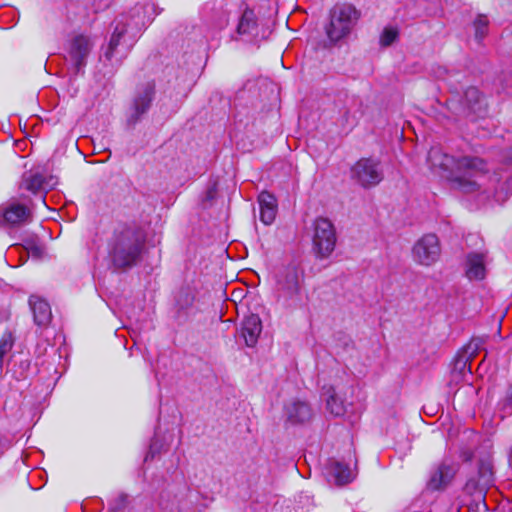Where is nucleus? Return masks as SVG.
Segmentation results:
<instances>
[{
	"instance_id": "6e6552de",
	"label": "nucleus",
	"mask_w": 512,
	"mask_h": 512,
	"mask_svg": "<svg viewBox=\"0 0 512 512\" xmlns=\"http://www.w3.org/2000/svg\"><path fill=\"white\" fill-rule=\"evenodd\" d=\"M312 241L317 257L328 258L334 251L337 242L334 224L327 218H316L313 224Z\"/></svg>"
},
{
	"instance_id": "c756f323",
	"label": "nucleus",
	"mask_w": 512,
	"mask_h": 512,
	"mask_svg": "<svg viewBox=\"0 0 512 512\" xmlns=\"http://www.w3.org/2000/svg\"><path fill=\"white\" fill-rule=\"evenodd\" d=\"M160 507L163 510V512H180V503L179 501H173L172 503H169L168 500H165L163 497L160 501Z\"/></svg>"
},
{
	"instance_id": "473e14b6",
	"label": "nucleus",
	"mask_w": 512,
	"mask_h": 512,
	"mask_svg": "<svg viewBox=\"0 0 512 512\" xmlns=\"http://www.w3.org/2000/svg\"><path fill=\"white\" fill-rule=\"evenodd\" d=\"M216 195V189L214 187H211L206 192V199L212 200Z\"/></svg>"
},
{
	"instance_id": "aec40b11",
	"label": "nucleus",
	"mask_w": 512,
	"mask_h": 512,
	"mask_svg": "<svg viewBox=\"0 0 512 512\" xmlns=\"http://www.w3.org/2000/svg\"><path fill=\"white\" fill-rule=\"evenodd\" d=\"M29 305L34 315V322L38 326H46L51 321V308L45 300L32 295L29 298Z\"/></svg>"
},
{
	"instance_id": "bb28decb",
	"label": "nucleus",
	"mask_w": 512,
	"mask_h": 512,
	"mask_svg": "<svg viewBox=\"0 0 512 512\" xmlns=\"http://www.w3.org/2000/svg\"><path fill=\"white\" fill-rule=\"evenodd\" d=\"M398 37V31L394 28H385L380 37V44L384 47L391 45Z\"/></svg>"
},
{
	"instance_id": "b1692460",
	"label": "nucleus",
	"mask_w": 512,
	"mask_h": 512,
	"mask_svg": "<svg viewBox=\"0 0 512 512\" xmlns=\"http://www.w3.org/2000/svg\"><path fill=\"white\" fill-rule=\"evenodd\" d=\"M326 406L329 412L334 416H341L345 413L344 403L335 393H332L327 398Z\"/></svg>"
},
{
	"instance_id": "7ed1b4c3",
	"label": "nucleus",
	"mask_w": 512,
	"mask_h": 512,
	"mask_svg": "<svg viewBox=\"0 0 512 512\" xmlns=\"http://www.w3.org/2000/svg\"><path fill=\"white\" fill-rule=\"evenodd\" d=\"M145 246V234L135 225H125L115 230L109 243V256L117 269L134 266Z\"/></svg>"
},
{
	"instance_id": "f8f14e48",
	"label": "nucleus",
	"mask_w": 512,
	"mask_h": 512,
	"mask_svg": "<svg viewBox=\"0 0 512 512\" xmlns=\"http://www.w3.org/2000/svg\"><path fill=\"white\" fill-rule=\"evenodd\" d=\"M155 94V85L151 82L140 86L134 96L132 113L128 119L129 123H136L142 115L150 108Z\"/></svg>"
},
{
	"instance_id": "6ab92c4d",
	"label": "nucleus",
	"mask_w": 512,
	"mask_h": 512,
	"mask_svg": "<svg viewBox=\"0 0 512 512\" xmlns=\"http://www.w3.org/2000/svg\"><path fill=\"white\" fill-rule=\"evenodd\" d=\"M466 276L469 280H482L486 276V255L469 253L466 259Z\"/></svg>"
},
{
	"instance_id": "4468645a",
	"label": "nucleus",
	"mask_w": 512,
	"mask_h": 512,
	"mask_svg": "<svg viewBox=\"0 0 512 512\" xmlns=\"http://www.w3.org/2000/svg\"><path fill=\"white\" fill-rule=\"evenodd\" d=\"M54 185L53 177H46L39 172L28 171L22 175L19 188L32 194H38L53 188Z\"/></svg>"
},
{
	"instance_id": "dca6fc26",
	"label": "nucleus",
	"mask_w": 512,
	"mask_h": 512,
	"mask_svg": "<svg viewBox=\"0 0 512 512\" xmlns=\"http://www.w3.org/2000/svg\"><path fill=\"white\" fill-rule=\"evenodd\" d=\"M284 414L291 424H301L309 421L313 412L307 402L294 399L285 405Z\"/></svg>"
},
{
	"instance_id": "7c9ffc66",
	"label": "nucleus",
	"mask_w": 512,
	"mask_h": 512,
	"mask_svg": "<svg viewBox=\"0 0 512 512\" xmlns=\"http://www.w3.org/2000/svg\"><path fill=\"white\" fill-rule=\"evenodd\" d=\"M504 408L508 411H512V385H510L507 389L504 399Z\"/></svg>"
},
{
	"instance_id": "20e7f679",
	"label": "nucleus",
	"mask_w": 512,
	"mask_h": 512,
	"mask_svg": "<svg viewBox=\"0 0 512 512\" xmlns=\"http://www.w3.org/2000/svg\"><path fill=\"white\" fill-rule=\"evenodd\" d=\"M304 278V269L297 261L281 266L275 273L277 299L285 309L297 310L305 306Z\"/></svg>"
},
{
	"instance_id": "0eeeda50",
	"label": "nucleus",
	"mask_w": 512,
	"mask_h": 512,
	"mask_svg": "<svg viewBox=\"0 0 512 512\" xmlns=\"http://www.w3.org/2000/svg\"><path fill=\"white\" fill-rule=\"evenodd\" d=\"M488 179L491 187H484L482 191L492 195L496 202L503 203L512 195V148L504 156L502 167Z\"/></svg>"
},
{
	"instance_id": "1a4fd4ad",
	"label": "nucleus",
	"mask_w": 512,
	"mask_h": 512,
	"mask_svg": "<svg viewBox=\"0 0 512 512\" xmlns=\"http://www.w3.org/2000/svg\"><path fill=\"white\" fill-rule=\"evenodd\" d=\"M351 177L363 188L378 185L384 178L380 160L372 157L359 159L351 168Z\"/></svg>"
},
{
	"instance_id": "f257e3e1",
	"label": "nucleus",
	"mask_w": 512,
	"mask_h": 512,
	"mask_svg": "<svg viewBox=\"0 0 512 512\" xmlns=\"http://www.w3.org/2000/svg\"><path fill=\"white\" fill-rule=\"evenodd\" d=\"M427 160L432 169L445 173L452 186L463 193L476 192L484 186L486 163L479 157H455L432 148Z\"/></svg>"
},
{
	"instance_id": "f3484780",
	"label": "nucleus",
	"mask_w": 512,
	"mask_h": 512,
	"mask_svg": "<svg viewBox=\"0 0 512 512\" xmlns=\"http://www.w3.org/2000/svg\"><path fill=\"white\" fill-rule=\"evenodd\" d=\"M493 482V468L492 464L488 461H481L478 466V478L477 480L470 478L466 484L465 489L469 493H473L476 490L480 492L490 486Z\"/></svg>"
},
{
	"instance_id": "cd10ccee",
	"label": "nucleus",
	"mask_w": 512,
	"mask_h": 512,
	"mask_svg": "<svg viewBox=\"0 0 512 512\" xmlns=\"http://www.w3.org/2000/svg\"><path fill=\"white\" fill-rule=\"evenodd\" d=\"M259 207L260 208H277L276 199L275 197L268 193V192H262L260 193L258 197Z\"/></svg>"
},
{
	"instance_id": "2eb2a0df",
	"label": "nucleus",
	"mask_w": 512,
	"mask_h": 512,
	"mask_svg": "<svg viewBox=\"0 0 512 512\" xmlns=\"http://www.w3.org/2000/svg\"><path fill=\"white\" fill-rule=\"evenodd\" d=\"M3 222L9 226H20L31 221L30 209L20 203L11 202L1 209Z\"/></svg>"
},
{
	"instance_id": "c85d7f7f",
	"label": "nucleus",
	"mask_w": 512,
	"mask_h": 512,
	"mask_svg": "<svg viewBox=\"0 0 512 512\" xmlns=\"http://www.w3.org/2000/svg\"><path fill=\"white\" fill-rule=\"evenodd\" d=\"M277 208H260V220L265 225H270L275 220Z\"/></svg>"
},
{
	"instance_id": "5701e85b",
	"label": "nucleus",
	"mask_w": 512,
	"mask_h": 512,
	"mask_svg": "<svg viewBox=\"0 0 512 512\" xmlns=\"http://www.w3.org/2000/svg\"><path fill=\"white\" fill-rule=\"evenodd\" d=\"M482 341L480 339H472L465 347L463 354L460 355L456 360V366L465 369L468 366L470 368V363L473 358L478 354L480 350ZM471 372V370H469Z\"/></svg>"
},
{
	"instance_id": "412c9836",
	"label": "nucleus",
	"mask_w": 512,
	"mask_h": 512,
	"mask_svg": "<svg viewBox=\"0 0 512 512\" xmlns=\"http://www.w3.org/2000/svg\"><path fill=\"white\" fill-rule=\"evenodd\" d=\"M326 469L328 476L339 486L353 480V473L349 466L340 461L330 460Z\"/></svg>"
},
{
	"instance_id": "39448f33",
	"label": "nucleus",
	"mask_w": 512,
	"mask_h": 512,
	"mask_svg": "<svg viewBox=\"0 0 512 512\" xmlns=\"http://www.w3.org/2000/svg\"><path fill=\"white\" fill-rule=\"evenodd\" d=\"M360 17L359 11L350 4L335 5L330 11V21L325 27L331 43H337L347 37Z\"/></svg>"
},
{
	"instance_id": "9d476101",
	"label": "nucleus",
	"mask_w": 512,
	"mask_h": 512,
	"mask_svg": "<svg viewBox=\"0 0 512 512\" xmlns=\"http://www.w3.org/2000/svg\"><path fill=\"white\" fill-rule=\"evenodd\" d=\"M257 5L255 3H242L236 13V26L233 36L235 40L250 41L258 33Z\"/></svg>"
},
{
	"instance_id": "a211bd4d",
	"label": "nucleus",
	"mask_w": 512,
	"mask_h": 512,
	"mask_svg": "<svg viewBox=\"0 0 512 512\" xmlns=\"http://www.w3.org/2000/svg\"><path fill=\"white\" fill-rule=\"evenodd\" d=\"M261 332L262 322L258 315L251 314L243 320L240 333L248 347L256 345Z\"/></svg>"
},
{
	"instance_id": "a878e982",
	"label": "nucleus",
	"mask_w": 512,
	"mask_h": 512,
	"mask_svg": "<svg viewBox=\"0 0 512 512\" xmlns=\"http://www.w3.org/2000/svg\"><path fill=\"white\" fill-rule=\"evenodd\" d=\"M14 344L13 336L10 332H6L0 339V368L3 364L4 356L12 349Z\"/></svg>"
},
{
	"instance_id": "ddd939ff",
	"label": "nucleus",
	"mask_w": 512,
	"mask_h": 512,
	"mask_svg": "<svg viewBox=\"0 0 512 512\" xmlns=\"http://www.w3.org/2000/svg\"><path fill=\"white\" fill-rule=\"evenodd\" d=\"M456 474V468L453 463L443 461L431 473L427 482V489L430 491L444 490L452 481Z\"/></svg>"
},
{
	"instance_id": "f03ea898",
	"label": "nucleus",
	"mask_w": 512,
	"mask_h": 512,
	"mask_svg": "<svg viewBox=\"0 0 512 512\" xmlns=\"http://www.w3.org/2000/svg\"><path fill=\"white\" fill-rule=\"evenodd\" d=\"M145 12L142 6H135L128 14H122L114 21V29L107 46H103L105 59L119 64L127 57L136 42L137 33L145 26Z\"/></svg>"
},
{
	"instance_id": "2f4dec72",
	"label": "nucleus",
	"mask_w": 512,
	"mask_h": 512,
	"mask_svg": "<svg viewBox=\"0 0 512 512\" xmlns=\"http://www.w3.org/2000/svg\"><path fill=\"white\" fill-rule=\"evenodd\" d=\"M28 253L35 257H40L42 254V249L38 246H31L28 248Z\"/></svg>"
},
{
	"instance_id": "4be33fe9",
	"label": "nucleus",
	"mask_w": 512,
	"mask_h": 512,
	"mask_svg": "<svg viewBox=\"0 0 512 512\" xmlns=\"http://www.w3.org/2000/svg\"><path fill=\"white\" fill-rule=\"evenodd\" d=\"M464 101L467 108L477 115H481L486 111L485 100L476 87H469L466 89L464 93Z\"/></svg>"
},
{
	"instance_id": "423d86ee",
	"label": "nucleus",
	"mask_w": 512,
	"mask_h": 512,
	"mask_svg": "<svg viewBox=\"0 0 512 512\" xmlns=\"http://www.w3.org/2000/svg\"><path fill=\"white\" fill-rule=\"evenodd\" d=\"M95 43L91 36L77 34L72 36L64 46V60L68 70L74 75L84 73L88 57Z\"/></svg>"
},
{
	"instance_id": "393cba45",
	"label": "nucleus",
	"mask_w": 512,
	"mask_h": 512,
	"mask_svg": "<svg viewBox=\"0 0 512 512\" xmlns=\"http://www.w3.org/2000/svg\"><path fill=\"white\" fill-rule=\"evenodd\" d=\"M488 23L489 21L484 15H479L474 21L475 38L478 41H481L487 35Z\"/></svg>"
},
{
	"instance_id": "9b49d317",
	"label": "nucleus",
	"mask_w": 512,
	"mask_h": 512,
	"mask_svg": "<svg viewBox=\"0 0 512 512\" xmlns=\"http://www.w3.org/2000/svg\"><path fill=\"white\" fill-rule=\"evenodd\" d=\"M414 260L423 266H431L437 262L441 255V246L435 234H425L412 248Z\"/></svg>"
}]
</instances>
